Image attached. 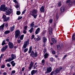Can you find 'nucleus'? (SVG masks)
<instances>
[{
	"instance_id": "obj_28",
	"label": "nucleus",
	"mask_w": 75,
	"mask_h": 75,
	"mask_svg": "<svg viewBox=\"0 0 75 75\" xmlns=\"http://www.w3.org/2000/svg\"><path fill=\"white\" fill-rule=\"evenodd\" d=\"M47 32V31L46 30H44L42 33V36H44V35H45V34L46 33V32Z\"/></svg>"
},
{
	"instance_id": "obj_22",
	"label": "nucleus",
	"mask_w": 75,
	"mask_h": 75,
	"mask_svg": "<svg viewBox=\"0 0 75 75\" xmlns=\"http://www.w3.org/2000/svg\"><path fill=\"white\" fill-rule=\"evenodd\" d=\"M34 40H35L36 41H40V40H41V38L39 37H38L37 38H34Z\"/></svg>"
},
{
	"instance_id": "obj_38",
	"label": "nucleus",
	"mask_w": 75,
	"mask_h": 75,
	"mask_svg": "<svg viewBox=\"0 0 75 75\" xmlns=\"http://www.w3.org/2000/svg\"><path fill=\"white\" fill-rule=\"evenodd\" d=\"M16 14L17 15H20L21 14L20 12V11H17L16 12Z\"/></svg>"
},
{
	"instance_id": "obj_3",
	"label": "nucleus",
	"mask_w": 75,
	"mask_h": 75,
	"mask_svg": "<svg viewBox=\"0 0 75 75\" xmlns=\"http://www.w3.org/2000/svg\"><path fill=\"white\" fill-rule=\"evenodd\" d=\"M61 69H62V67H60L56 69L54 71H53L54 72V75L59 73Z\"/></svg>"
},
{
	"instance_id": "obj_42",
	"label": "nucleus",
	"mask_w": 75,
	"mask_h": 75,
	"mask_svg": "<svg viewBox=\"0 0 75 75\" xmlns=\"http://www.w3.org/2000/svg\"><path fill=\"white\" fill-rule=\"evenodd\" d=\"M3 56H4V54H2L1 55V56L0 57V59H1L3 58Z\"/></svg>"
},
{
	"instance_id": "obj_15",
	"label": "nucleus",
	"mask_w": 75,
	"mask_h": 75,
	"mask_svg": "<svg viewBox=\"0 0 75 75\" xmlns=\"http://www.w3.org/2000/svg\"><path fill=\"white\" fill-rule=\"evenodd\" d=\"M7 47L8 46L7 45H6V46L5 47L2 48L1 50V51H2V52H3L4 51H5V50H6V49L7 48Z\"/></svg>"
},
{
	"instance_id": "obj_64",
	"label": "nucleus",
	"mask_w": 75,
	"mask_h": 75,
	"mask_svg": "<svg viewBox=\"0 0 75 75\" xmlns=\"http://www.w3.org/2000/svg\"><path fill=\"white\" fill-rule=\"evenodd\" d=\"M6 41L8 42V41H9V39H6Z\"/></svg>"
},
{
	"instance_id": "obj_62",
	"label": "nucleus",
	"mask_w": 75,
	"mask_h": 75,
	"mask_svg": "<svg viewBox=\"0 0 75 75\" xmlns=\"http://www.w3.org/2000/svg\"><path fill=\"white\" fill-rule=\"evenodd\" d=\"M3 75H7V73H6V72H4L3 73Z\"/></svg>"
},
{
	"instance_id": "obj_60",
	"label": "nucleus",
	"mask_w": 75,
	"mask_h": 75,
	"mask_svg": "<svg viewBox=\"0 0 75 75\" xmlns=\"http://www.w3.org/2000/svg\"><path fill=\"white\" fill-rule=\"evenodd\" d=\"M71 4H72V2L71 1L70 2L69 5H71Z\"/></svg>"
},
{
	"instance_id": "obj_20",
	"label": "nucleus",
	"mask_w": 75,
	"mask_h": 75,
	"mask_svg": "<svg viewBox=\"0 0 75 75\" xmlns=\"http://www.w3.org/2000/svg\"><path fill=\"white\" fill-rule=\"evenodd\" d=\"M40 28H38L36 29L35 32L36 34H38V33L39 32H40Z\"/></svg>"
},
{
	"instance_id": "obj_24",
	"label": "nucleus",
	"mask_w": 75,
	"mask_h": 75,
	"mask_svg": "<svg viewBox=\"0 0 75 75\" xmlns=\"http://www.w3.org/2000/svg\"><path fill=\"white\" fill-rule=\"evenodd\" d=\"M31 51H32V46L30 47L29 51L28 52V54H30L31 52Z\"/></svg>"
},
{
	"instance_id": "obj_4",
	"label": "nucleus",
	"mask_w": 75,
	"mask_h": 75,
	"mask_svg": "<svg viewBox=\"0 0 75 75\" xmlns=\"http://www.w3.org/2000/svg\"><path fill=\"white\" fill-rule=\"evenodd\" d=\"M15 38H17L20 34V31L18 30H17L15 31Z\"/></svg>"
},
{
	"instance_id": "obj_54",
	"label": "nucleus",
	"mask_w": 75,
	"mask_h": 75,
	"mask_svg": "<svg viewBox=\"0 0 75 75\" xmlns=\"http://www.w3.org/2000/svg\"><path fill=\"white\" fill-rule=\"evenodd\" d=\"M8 24L7 23H6L5 26L6 27H7V26H8Z\"/></svg>"
},
{
	"instance_id": "obj_40",
	"label": "nucleus",
	"mask_w": 75,
	"mask_h": 75,
	"mask_svg": "<svg viewBox=\"0 0 75 75\" xmlns=\"http://www.w3.org/2000/svg\"><path fill=\"white\" fill-rule=\"evenodd\" d=\"M6 66L8 67H11V65H10V64H9V63H7L6 64Z\"/></svg>"
},
{
	"instance_id": "obj_18",
	"label": "nucleus",
	"mask_w": 75,
	"mask_h": 75,
	"mask_svg": "<svg viewBox=\"0 0 75 75\" xmlns=\"http://www.w3.org/2000/svg\"><path fill=\"white\" fill-rule=\"evenodd\" d=\"M30 27L31 28H33L35 26V25H34V22H33L32 23H31L30 25Z\"/></svg>"
},
{
	"instance_id": "obj_47",
	"label": "nucleus",
	"mask_w": 75,
	"mask_h": 75,
	"mask_svg": "<svg viewBox=\"0 0 75 75\" xmlns=\"http://www.w3.org/2000/svg\"><path fill=\"white\" fill-rule=\"evenodd\" d=\"M54 74V72L53 71H52L50 75H53Z\"/></svg>"
},
{
	"instance_id": "obj_8",
	"label": "nucleus",
	"mask_w": 75,
	"mask_h": 75,
	"mask_svg": "<svg viewBox=\"0 0 75 75\" xmlns=\"http://www.w3.org/2000/svg\"><path fill=\"white\" fill-rule=\"evenodd\" d=\"M13 13V10L12 9H9L8 10L6 11V15H9L11 13Z\"/></svg>"
},
{
	"instance_id": "obj_9",
	"label": "nucleus",
	"mask_w": 75,
	"mask_h": 75,
	"mask_svg": "<svg viewBox=\"0 0 75 75\" xmlns=\"http://www.w3.org/2000/svg\"><path fill=\"white\" fill-rule=\"evenodd\" d=\"M40 9V13H44L45 9H44V6H42L41 7Z\"/></svg>"
},
{
	"instance_id": "obj_27",
	"label": "nucleus",
	"mask_w": 75,
	"mask_h": 75,
	"mask_svg": "<svg viewBox=\"0 0 75 75\" xmlns=\"http://www.w3.org/2000/svg\"><path fill=\"white\" fill-rule=\"evenodd\" d=\"M52 41L54 44H56V43H57V42H56V40H55L54 38H52Z\"/></svg>"
},
{
	"instance_id": "obj_50",
	"label": "nucleus",
	"mask_w": 75,
	"mask_h": 75,
	"mask_svg": "<svg viewBox=\"0 0 75 75\" xmlns=\"http://www.w3.org/2000/svg\"><path fill=\"white\" fill-rule=\"evenodd\" d=\"M22 17H21V16H19L18 17V20H21V18H22Z\"/></svg>"
},
{
	"instance_id": "obj_37",
	"label": "nucleus",
	"mask_w": 75,
	"mask_h": 75,
	"mask_svg": "<svg viewBox=\"0 0 75 75\" xmlns=\"http://www.w3.org/2000/svg\"><path fill=\"white\" fill-rule=\"evenodd\" d=\"M67 54H66L65 55H64L63 58H62V59L63 60H64V59H65V58H66V57H67Z\"/></svg>"
},
{
	"instance_id": "obj_41",
	"label": "nucleus",
	"mask_w": 75,
	"mask_h": 75,
	"mask_svg": "<svg viewBox=\"0 0 75 75\" xmlns=\"http://www.w3.org/2000/svg\"><path fill=\"white\" fill-rule=\"evenodd\" d=\"M50 61L52 62V61H54V58L53 57L50 58Z\"/></svg>"
},
{
	"instance_id": "obj_63",
	"label": "nucleus",
	"mask_w": 75,
	"mask_h": 75,
	"mask_svg": "<svg viewBox=\"0 0 75 75\" xmlns=\"http://www.w3.org/2000/svg\"><path fill=\"white\" fill-rule=\"evenodd\" d=\"M6 18L7 19V21H8V20H9V19H10V18H9V17H7Z\"/></svg>"
},
{
	"instance_id": "obj_30",
	"label": "nucleus",
	"mask_w": 75,
	"mask_h": 75,
	"mask_svg": "<svg viewBox=\"0 0 75 75\" xmlns=\"http://www.w3.org/2000/svg\"><path fill=\"white\" fill-rule=\"evenodd\" d=\"M48 54L46 53L44 55V58L45 59L47 58H48Z\"/></svg>"
},
{
	"instance_id": "obj_16",
	"label": "nucleus",
	"mask_w": 75,
	"mask_h": 75,
	"mask_svg": "<svg viewBox=\"0 0 75 75\" xmlns=\"http://www.w3.org/2000/svg\"><path fill=\"white\" fill-rule=\"evenodd\" d=\"M49 31L50 34H52V29L51 28H50L49 29Z\"/></svg>"
},
{
	"instance_id": "obj_6",
	"label": "nucleus",
	"mask_w": 75,
	"mask_h": 75,
	"mask_svg": "<svg viewBox=\"0 0 75 75\" xmlns=\"http://www.w3.org/2000/svg\"><path fill=\"white\" fill-rule=\"evenodd\" d=\"M52 71V68L51 67L48 68L47 69V71L45 72V74H49Z\"/></svg>"
},
{
	"instance_id": "obj_11",
	"label": "nucleus",
	"mask_w": 75,
	"mask_h": 75,
	"mask_svg": "<svg viewBox=\"0 0 75 75\" xmlns=\"http://www.w3.org/2000/svg\"><path fill=\"white\" fill-rule=\"evenodd\" d=\"M38 13V11L37 10H33L32 12H31L30 13H31L33 14H35Z\"/></svg>"
},
{
	"instance_id": "obj_25",
	"label": "nucleus",
	"mask_w": 75,
	"mask_h": 75,
	"mask_svg": "<svg viewBox=\"0 0 75 75\" xmlns=\"http://www.w3.org/2000/svg\"><path fill=\"white\" fill-rule=\"evenodd\" d=\"M31 51H32V46L30 47L29 51L28 52V54H30L31 52Z\"/></svg>"
},
{
	"instance_id": "obj_5",
	"label": "nucleus",
	"mask_w": 75,
	"mask_h": 75,
	"mask_svg": "<svg viewBox=\"0 0 75 75\" xmlns=\"http://www.w3.org/2000/svg\"><path fill=\"white\" fill-rule=\"evenodd\" d=\"M29 45V42L28 41H25L24 42V44L23 45V48H26L27 47V45Z\"/></svg>"
},
{
	"instance_id": "obj_19",
	"label": "nucleus",
	"mask_w": 75,
	"mask_h": 75,
	"mask_svg": "<svg viewBox=\"0 0 75 75\" xmlns=\"http://www.w3.org/2000/svg\"><path fill=\"white\" fill-rule=\"evenodd\" d=\"M11 58L13 59H16V55L12 54L11 55Z\"/></svg>"
},
{
	"instance_id": "obj_51",
	"label": "nucleus",
	"mask_w": 75,
	"mask_h": 75,
	"mask_svg": "<svg viewBox=\"0 0 75 75\" xmlns=\"http://www.w3.org/2000/svg\"><path fill=\"white\" fill-rule=\"evenodd\" d=\"M3 18H6V16L5 15H3Z\"/></svg>"
},
{
	"instance_id": "obj_44",
	"label": "nucleus",
	"mask_w": 75,
	"mask_h": 75,
	"mask_svg": "<svg viewBox=\"0 0 75 75\" xmlns=\"http://www.w3.org/2000/svg\"><path fill=\"white\" fill-rule=\"evenodd\" d=\"M23 33L24 34H26L27 33V31L25 30H24L23 31Z\"/></svg>"
},
{
	"instance_id": "obj_13",
	"label": "nucleus",
	"mask_w": 75,
	"mask_h": 75,
	"mask_svg": "<svg viewBox=\"0 0 75 75\" xmlns=\"http://www.w3.org/2000/svg\"><path fill=\"white\" fill-rule=\"evenodd\" d=\"M37 72V70H33L31 71V75H34V74H35L36 72Z\"/></svg>"
},
{
	"instance_id": "obj_34",
	"label": "nucleus",
	"mask_w": 75,
	"mask_h": 75,
	"mask_svg": "<svg viewBox=\"0 0 75 75\" xmlns=\"http://www.w3.org/2000/svg\"><path fill=\"white\" fill-rule=\"evenodd\" d=\"M23 38H24V35H22L21 36L20 39L21 40H23Z\"/></svg>"
},
{
	"instance_id": "obj_57",
	"label": "nucleus",
	"mask_w": 75,
	"mask_h": 75,
	"mask_svg": "<svg viewBox=\"0 0 75 75\" xmlns=\"http://www.w3.org/2000/svg\"><path fill=\"white\" fill-rule=\"evenodd\" d=\"M7 21V20L6 18V19H4V22H5V21Z\"/></svg>"
},
{
	"instance_id": "obj_31",
	"label": "nucleus",
	"mask_w": 75,
	"mask_h": 75,
	"mask_svg": "<svg viewBox=\"0 0 75 75\" xmlns=\"http://www.w3.org/2000/svg\"><path fill=\"white\" fill-rule=\"evenodd\" d=\"M33 28H31L30 30L28 31H29L30 33L31 34V33H32V32H33Z\"/></svg>"
},
{
	"instance_id": "obj_49",
	"label": "nucleus",
	"mask_w": 75,
	"mask_h": 75,
	"mask_svg": "<svg viewBox=\"0 0 75 75\" xmlns=\"http://www.w3.org/2000/svg\"><path fill=\"white\" fill-rule=\"evenodd\" d=\"M52 52V54H55V51L54 50H53Z\"/></svg>"
},
{
	"instance_id": "obj_7",
	"label": "nucleus",
	"mask_w": 75,
	"mask_h": 75,
	"mask_svg": "<svg viewBox=\"0 0 75 75\" xmlns=\"http://www.w3.org/2000/svg\"><path fill=\"white\" fill-rule=\"evenodd\" d=\"M8 45H9V48H13L14 47V44L13 43L9 42L8 43Z\"/></svg>"
},
{
	"instance_id": "obj_12",
	"label": "nucleus",
	"mask_w": 75,
	"mask_h": 75,
	"mask_svg": "<svg viewBox=\"0 0 75 75\" xmlns=\"http://www.w3.org/2000/svg\"><path fill=\"white\" fill-rule=\"evenodd\" d=\"M4 25H5V23H4L3 24L0 26V31H1L3 30L4 29L3 28L4 27Z\"/></svg>"
},
{
	"instance_id": "obj_52",
	"label": "nucleus",
	"mask_w": 75,
	"mask_h": 75,
	"mask_svg": "<svg viewBox=\"0 0 75 75\" xmlns=\"http://www.w3.org/2000/svg\"><path fill=\"white\" fill-rule=\"evenodd\" d=\"M38 67V65H34V68L33 69H35V68H36V67Z\"/></svg>"
},
{
	"instance_id": "obj_10",
	"label": "nucleus",
	"mask_w": 75,
	"mask_h": 75,
	"mask_svg": "<svg viewBox=\"0 0 75 75\" xmlns=\"http://www.w3.org/2000/svg\"><path fill=\"white\" fill-rule=\"evenodd\" d=\"M33 64H34V63L32 62H31L30 64H29V66L28 67V68L29 69H31L33 68Z\"/></svg>"
},
{
	"instance_id": "obj_33",
	"label": "nucleus",
	"mask_w": 75,
	"mask_h": 75,
	"mask_svg": "<svg viewBox=\"0 0 75 75\" xmlns=\"http://www.w3.org/2000/svg\"><path fill=\"white\" fill-rule=\"evenodd\" d=\"M6 40H4L2 42V45H5V44H6Z\"/></svg>"
},
{
	"instance_id": "obj_45",
	"label": "nucleus",
	"mask_w": 75,
	"mask_h": 75,
	"mask_svg": "<svg viewBox=\"0 0 75 75\" xmlns=\"http://www.w3.org/2000/svg\"><path fill=\"white\" fill-rule=\"evenodd\" d=\"M34 37H35V36L34 35H32L31 38L32 40H33V39L34 38Z\"/></svg>"
},
{
	"instance_id": "obj_59",
	"label": "nucleus",
	"mask_w": 75,
	"mask_h": 75,
	"mask_svg": "<svg viewBox=\"0 0 75 75\" xmlns=\"http://www.w3.org/2000/svg\"><path fill=\"white\" fill-rule=\"evenodd\" d=\"M71 1V0H67L66 2V3H67V4L68 3H69V1Z\"/></svg>"
},
{
	"instance_id": "obj_58",
	"label": "nucleus",
	"mask_w": 75,
	"mask_h": 75,
	"mask_svg": "<svg viewBox=\"0 0 75 75\" xmlns=\"http://www.w3.org/2000/svg\"><path fill=\"white\" fill-rule=\"evenodd\" d=\"M15 7L16 8H18L19 7V6H18V5H17Z\"/></svg>"
},
{
	"instance_id": "obj_14",
	"label": "nucleus",
	"mask_w": 75,
	"mask_h": 75,
	"mask_svg": "<svg viewBox=\"0 0 75 75\" xmlns=\"http://www.w3.org/2000/svg\"><path fill=\"white\" fill-rule=\"evenodd\" d=\"M13 60L11 57H9L8 58V59H6L5 60L6 62H11V61H13Z\"/></svg>"
},
{
	"instance_id": "obj_61",
	"label": "nucleus",
	"mask_w": 75,
	"mask_h": 75,
	"mask_svg": "<svg viewBox=\"0 0 75 75\" xmlns=\"http://www.w3.org/2000/svg\"><path fill=\"white\" fill-rule=\"evenodd\" d=\"M24 69H25L24 67H23L22 69V71H24Z\"/></svg>"
},
{
	"instance_id": "obj_21",
	"label": "nucleus",
	"mask_w": 75,
	"mask_h": 75,
	"mask_svg": "<svg viewBox=\"0 0 75 75\" xmlns=\"http://www.w3.org/2000/svg\"><path fill=\"white\" fill-rule=\"evenodd\" d=\"M42 40H43V42H44V43H45V42H46L47 41V39L45 37H43Z\"/></svg>"
},
{
	"instance_id": "obj_17",
	"label": "nucleus",
	"mask_w": 75,
	"mask_h": 75,
	"mask_svg": "<svg viewBox=\"0 0 75 75\" xmlns=\"http://www.w3.org/2000/svg\"><path fill=\"white\" fill-rule=\"evenodd\" d=\"M65 11V8L64 6H62L60 8V11L61 13H63Z\"/></svg>"
},
{
	"instance_id": "obj_55",
	"label": "nucleus",
	"mask_w": 75,
	"mask_h": 75,
	"mask_svg": "<svg viewBox=\"0 0 75 75\" xmlns=\"http://www.w3.org/2000/svg\"><path fill=\"white\" fill-rule=\"evenodd\" d=\"M1 68H5V66L4 65H3L1 66Z\"/></svg>"
},
{
	"instance_id": "obj_32",
	"label": "nucleus",
	"mask_w": 75,
	"mask_h": 75,
	"mask_svg": "<svg viewBox=\"0 0 75 75\" xmlns=\"http://www.w3.org/2000/svg\"><path fill=\"white\" fill-rule=\"evenodd\" d=\"M10 32V30H6L4 32V34H9Z\"/></svg>"
},
{
	"instance_id": "obj_29",
	"label": "nucleus",
	"mask_w": 75,
	"mask_h": 75,
	"mask_svg": "<svg viewBox=\"0 0 75 75\" xmlns=\"http://www.w3.org/2000/svg\"><path fill=\"white\" fill-rule=\"evenodd\" d=\"M30 15H31V16H33L35 18H36V17H37V15L34 14H33V13H30Z\"/></svg>"
},
{
	"instance_id": "obj_36",
	"label": "nucleus",
	"mask_w": 75,
	"mask_h": 75,
	"mask_svg": "<svg viewBox=\"0 0 75 75\" xmlns=\"http://www.w3.org/2000/svg\"><path fill=\"white\" fill-rule=\"evenodd\" d=\"M26 11H27V10L26 9L24 10L22 12V15H23V14H24V13H25V12Z\"/></svg>"
},
{
	"instance_id": "obj_46",
	"label": "nucleus",
	"mask_w": 75,
	"mask_h": 75,
	"mask_svg": "<svg viewBox=\"0 0 75 75\" xmlns=\"http://www.w3.org/2000/svg\"><path fill=\"white\" fill-rule=\"evenodd\" d=\"M27 28H28V27L27 26H26L25 27H24V29L25 30H27Z\"/></svg>"
},
{
	"instance_id": "obj_43",
	"label": "nucleus",
	"mask_w": 75,
	"mask_h": 75,
	"mask_svg": "<svg viewBox=\"0 0 75 75\" xmlns=\"http://www.w3.org/2000/svg\"><path fill=\"white\" fill-rule=\"evenodd\" d=\"M11 74H15V73H16V71H15V70H13L12 71H11Z\"/></svg>"
},
{
	"instance_id": "obj_2",
	"label": "nucleus",
	"mask_w": 75,
	"mask_h": 75,
	"mask_svg": "<svg viewBox=\"0 0 75 75\" xmlns=\"http://www.w3.org/2000/svg\"><path fill=\"white\" fill-rule=\"evenodd\" d=\"M30 55L32 58H35V57H37L38 56V53L37 52L34 53V51H32L31 52Z\"/></svg>"
},
{
	"instance_id": "obj_35",
	"label": "nucleus",
	"mask_w": 75,
	"mask_h": 75,
	"mask_svg": "<svg viewBox=\"0 0 75 75\" xmlns=\"http://www.w3.org/2000/svg\"><path fill=\"white\" fill-rule=\"evenodd\" d=\"M50 23L51 24V23H52V21H53L52 20V19H50L49 21Z\"/></svg>"
},
{
	"instance_id": "obj_48",
	"label": "nucleus",
	"mask_w": 75,
	"mask_h": 75,
	"mask_svg": "<svg viewBox=\"0 0 75 75\" xmlns=\"http://www.w3.org/2000/svg\"><path fill=\"white\" fill-rule=\"evenodd\" d=\"M44 62H45V60L43 59L42 61V64H44Z\"/></svg>"
},
{
	"instance_id": "obj_39",
	"label": "nucleus",
	"mask_w": 75,
	"mask_h": 75,
	"mask_svg": "<svg viewBox=\"0 0 75 75\" xmlns=\"http://www.w3.org/2000/svg\"><path fill=\"white\" fill-rule=\"evenodd\" d=\"M28 49L27 48L25 49L24 51V52H26L28 51Z\"/></svg>"
},
{
	"instance_id": "obj_53",
	"label": "nucleus",
	"mask_w": 75,
	"mask_h": 75,
	"mask_svg": "<svg viewBox=\"0 0 75 75\" xmlns=\"http://www.w3.org/2000/svg\"><path fill=\"white\" fill-rule=\"evenodd\" d=\"M17 42L18 43H20V42H21V40H17Z\"/></svg>"
},
{
	"instance_id": "obj_1",
	"label": "nucleus",
	"mask_w": 75,
	"mask_h": 75,
	"mask_svg": "<svg viewBox=\"0 0 75 75\" xmlns=\"http://www.w3.org/2000/svg\"><path fill=\"white\" fill-rule=\"evenodd\" d=\"M7 7H6V6L5 5H2L0 7V11H6L7 10Z\"/></svg>"
},
{
	"instance_id": "obj_56",
	"label": "nucleus",
	"mask_w": 75,
	"mask_h": 75,
	"mask_svg": "<svg viewBox=\"0 0 75 75\" xmlns=\"http://www.w3.org/2000/svg\"><path fill=\"white\" fill-rule=\"evenodd\" d=\"M58 6H61V3H59L58 4Z\"/></svg>"
},
{
	"instance_id": "obj_23",
	"label": "nucleus",
	"mask_w": 75,
	"mask_h": 75,
	"mask_svg": "<svg viewBox=\"0 0 75 75\" xmlns=\"http://www.w3.org/2000/svg\"><path fill=\"white\" fill-rule=\"evenodd\" d=\"M14 62V61H12L11 62L12 67H14L16 65V63Z\"/></svg>"
},
{
	"instance_id": "obj_26",
	"label": "nucleus",
	"mask_w": 75,
	"mask_h": 75,
	"mask_svg": "<svg viewBox=\"0 0 75 75\" xmlns=\"http://www.w3.org/2000/svg\"><path fill=\"white\" fill-rule=\"evenodd\" d=\"M14 27H15V26L14 25H13L12 27L10 28V31H13L14 30Z\"/></svg>"
}]
</instances>
